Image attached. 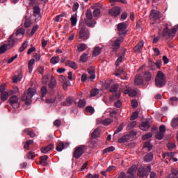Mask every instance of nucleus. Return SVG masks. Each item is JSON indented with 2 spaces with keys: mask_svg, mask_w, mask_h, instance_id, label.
Here are the masks:
<instances>
[{
  "mask_svg": "<svg viewBox=\"0 0 178 178\" xmlns=\"http://www.w3.org/2000/svg\"><path fill=\"white\" fill-rule=\"evenodd\" d=\"M155 84L159 88L165 87V84H166V76H165V74L162 72V71H159L157 72L155 78Z\"/></svg>",
  "mask_w": 178,
  "mask_h": 178,
  "instance_id": "1",
  "label": "nucleus"
},
{
  "mask_svg": "<svg viewBox=\"0 0 178 178\" xmlns=\"http://www.w3.org/2000/svg\"><path fill=\"white\" fill-rule=\"evenodd\" d=\"M109 91L113 94V96L111 97V100L119 99V98H120L122 92L120 91L118 83H114L111 85Z\"/></svg>",
  "mask_w": 178,
  "mask_h": 178,
  "instance_id": "2",
  "label": "nucleus"
},
{
  "mask_svg": "<svg viewBox=\"0 0 178 178\" xmlns=\"http://www.w3.org/2000/svg\"><path fill=\"white\" fill-rule=\"evenodd\" d=\"M90 29L86 27V26L83 25L80 26L79 31V38L81 40V41H87L88 38H90Z\"/></svg>",
  "mask_w": 178,
  "mask_h": 178,
  "instance_id": "3",
  "label": "nucleus"
},
{
  "mask_svg": "<svg viewBox=\"0 0 178 178\" xmlns=\"http://www.w3.org/2000/svg\"><path fill=\"white\" fill-rule=\"evenodd\" d=\"M34 89L29 88L27 92L25 93L21 98L22 101L25 102L26 105H30L31 104V98L34 97Z\"/></svg>",
  "mask_w": 178,
  "mask_h": 178,
  "instance_id": "4",
  "label": "nucleus"
},
{
  "mask_svg": "<svg viewBox=\"0 0 178 178\" xmlns=\"http://www.w3.org/2000/svg\"><path fill=\"white\" fill-rule=\"evenodd\" d=\"M177 31L176 30V28H172L170 31V29L166 27L163 31V37L167 39L172 38L173 37H175V35H176Z\"/></svg>",
  "mask_w": 178,
  "mask_h": 178,
  "instance_id": "5",
  "label": "nucleus"
},
{
  "mask_svg": "<svg viewBox=\"0 0 178 178\" xmlns=\"http://www.w3.org/2000/svg\"><path fill=\"white\" fill-rule=\"evenodd\" d=\"M118 35L120 37H123L127 34V24L126 22H121L118 24L117 26Z\"/></svg>",
  "mask_w": 178,
  "mask_h": 178,
  "instance_id": "6",
  "label": "nucleus"
},
{
  "mask_svg": "<svg viewBox=\"0 0 178 178\" xmlns=\"http://www.w3.org/2000/svg\"><path fill=\"white\" fill-rule=\"evenodd\" d=\"M149 172H151L150 165H148L145 168L144 167H140L138 171V176H139V177H144V176L148 177V173H149Z\"/></svg>",
  "mask_w": 178,
  "mask_h": 178,
  "instance_id": "7",
  "label": "nucleus"
},
{
  "mask_svg": "<svg viewBox=\"0 0 178 178\" xmlns=\"http://www.w3.org/2000/svg\"><path fill=\"white\" fill-rule=\"evenodd\" d=\"M26 33V30L24 28L18 29L15 33V40L18 42L19 41H22L23 38L24 37V34Z\"/></svg>",
  "mask_w": 178,
  "mask_h": 178,
  "instance_id": "8",
  "label": "nucleus"
},
{
  "mask_svg": "<svg viewBox=\"0 0 178 178\" xmlns=\"http://www.w3.org/2000/svg\"><path fill=\"white\" fill-rule=\"evenodd\" d=\"M15 44H17V42L16 41V39H15V33H13L8 38V43L5 44L7 46V47H8V49H10L15 47Z\"/></svg>",
  "mask_w": 178,
  "mask_h": 178,
  "instance_id": "9",
  "label": "nucleus"
},
{
  "mask_svg": "<svg viewBox=\"0 0 178 178\" xmlns=\"http://www.w3.org/2000/svg\"><path fill=\"white\" fill-rule=\"evenodd\" d=\"M165 131H166V127L165 125H161L159 127V131L156 134V138L157 140H163L165 137Z\"/></svg>",
  "mask_w": 178,
  "mask_h": 178,
  "instance_id": "10",
  "label": "nucleus"
},
{
  "mask_svg": "<svg viewBox=\"0 0 178 178\" xmlns=\"http://www.w3.org/2000/svg\"><path fill=\"white\" fill-rule=\"evenodd\" d=\"M131 136H137V132L131 131L129 135H124L120 138L118 139V143H127L129 140H130Z\"/></svg>",
  "mask_w": 178,
  "mask_h": 178,
  "instance_id": "11",
  "label": "nucleus"
},
{
  "mask_svg": "<svg viewBox=\"0 0 178 178\" xmlns=\"http://www.w3.org/2000/svg\"><path fill=\"white\" fill-rule=\"evenodd\" d=\"M83 154H84V147H78L75 149L73 156L76 159H79V158H80Z\"/></svg>",
  "mask_w": 178,
  "mask_h": 178,
  "instance_id": "12",
  "label": "nucleus"
},
{
  "mask_svg": "<svg viewBox=\"0 0 178 178\" xmlns=\"http://www.w3.org/2000/svg\"><path fill=\"white\" fill-rule=\"evenodd\" d=\"M9 101L10 104L11 105V106H13V108H14V109H17V108H19V98L17 97V96L14 95L11 97Z\"/></svg>",
  "mask_w": 178,
  "mask_h": 178,
  "instance_id": "13",
  "label": "nucleus"
},
{
  "mask_svg": "<svg viewBox=\"0 0 178 178\" xmlns=\"http://www.w3.org/2000/svg\"><path fill=\"white\" fill-rule=\"evenodd\" d=\"M70 145V144L67 142H66L65 143H64L63 142H59L57 144L56 149V151H58V152H62V151H63L65 148H67V147H69Z\"/></svg>",
  "mask_w": 178,
  "mask_h": 178,
  "instance_id": "14",
  "label": "nucleus"
},
{
  "mask_svg": "<svg viewBox=\"0 0 178 178\" xmlns=\"http://www.w3.org/2000/svg\"><path fill=\"white\" fill-rule=\"evenodd\" d=\"M120 7H113L111 10H109L108 13L113 17H116V16H119V15H120Z\"/></svg>",
  "mask_w": 178,
  "mask_h": 178,
  "instance_id": "15",
  "label": "nucleus"
},
{
  "mask_svg": "<svg viewBox=\"0 0 178 178\" xmlns=\"http://www.w3.org/2000/svg\"><path fill=\"white\" fill-rule=\"evenodd\" d=\"M5 88L1 86H0L1 99V101H6L9 97V92L4 91Z\"/></svg>",
  "mask_w": 178,
  "mask_h": 178,
  "instance_id": "16",
  "label": "nucleus"
},
{
  "mask_svg": "<svg viewBox=\"0 0 178 178\" xmlns=\"http://www.w3.org/2000/svg\"><path fill=\"white\" fill-rule=\"evenodd\" d=\"M137 170V167L136 165L131 166L129 168L127 172V178H134V173H136Z\"/></svg>",
  "mask_w": 178,
  "mask_h": 178,
  "instance_id": "17",
  "label": "nucleus"
},
{
  "mask_svg": "<svg viewBox=\"0 0 178 178\" xmlns=\"http://www.w3.org/2000/svg\"><path fill=\"white\" fill-rule=\"evenodd\" d=\"M134 83L136 86H143V84H144V79H143L141 75L138 74L135 77Z\"/></svg>",
  "mask_w": 178,
  "mask_h": 178,
  "instance_id": "18",
  "label": "nucleus"
},
{
  "mask_svg": "<svg viewBox=\"0 0 178 178\" xmlns=\"http://www.w3.org/2000/svg\"><path fill=\"white\" fill-rule=\"evenodd\" d=\"M123 40L124 38L122 36L116 39L113 44L114 49H119V48H120V44L123 42Z\"/></svg>",
  "mask_w": 178,
  "mask_h": 178,
  "instance_id": "19",
  "label": "nucleus"
},
{
  "mask_svg": "<svg viewBox=\"0 0 178 178\" xmlns=\"http://www.w3.org/2000/svg\"><path fill=\"white\" fill-rule=\"evenodd\" d=\"M113 122V120L111 118L105 119L104 120H97V124H104V126H109L111 123Z\"/></svg>",
  "mask_w": 178,
  "mask_h": 178,
  "instance_id": "20",
  "label": "nucleus"
},
{
  "mask_svg": "<svg viewBox=\"0 0 178 178\" xmlns=\"http://www.w3.org/2000/svg\"><path fill=\"white\" fill-rule=\"evenodd\" d=\"M85 24L88 27H95V24H97V22L92 19H84Z\"/></svg>",
  "mask_w": 178,
  "mask_h": 178,
  "instance_id": "21",
  "label": "nucleus"
},
{
  "mask_svg": "<svg viewBox=\"0 0 178 178\" xmlns=\"http://www.w3.org/2000/svg\"><path fill=\"white\" fill-rule=\"evenodd\" d=\"M151 16L154 20H159L161 19V13L156 10H152Z\"/></svg>",
  "mask_w": 178,
  "mask_h": 178,
  "instance_id": "22",
  "label": "nucleus"
},
{
  "mask_svg": "<svg viewBox=\"0 0 178 178\" xmlns=\"http://www.w3.org/2000/svg\"><path fill=\"white\" fill-rule=\"evenodd\" d=\"M143 47H144V42H139L134 48V52H141L143 51Z\"/></svg>",
  "mask_w": 178,
  "mask_h": 178,
  "instance_id": "23",
  "label": "nucleus"
},
{
  "mask_svg": "<svg viewBox=\"0 0 178 178\" xmlns=\"http://www.w3.org/2000/svg\"><path fill=\"white\" fill-rule=\"evenodd\" d=\"M52 148H54V144H49L46 147H42L41 152H42V154H48V152H49Z\"/></svg>",
  "mask_w": 178,
  "mask_h": 178,
  "instance_id": "24",
  "label": "nucleus"
},
{
  "mask_svg": "<svg viewBox=\"0 0 178 178\" xmlns=\"http://www.w3.org/2000/svg\"><path fill=\"white\" fill-rule=\"evenodd\" d=\"M73 102H74V99L72 97H68L66 98L65 102L63 103V105L64 106H70Z\"/></svg>",
  "mask_w": 178,
  "mask_h": 178,
  "instance_id": "25",
  "label": "nucleus"
},
{
  "mask_svg": "<svg viewBox=\"0 0 178 178\" xmlns=\"http://www.w3.org/2000/svg\"><path fill=\"white\" fill-rule=\"evenodd\" d=\"M49 87L51 88V90H54V88L56 87V79H55V77L54 76H51Z\"/></svg>",
  "mask_w": 178,
  "mask_h": 178,
  "instance_id": "26",
  "label": "nucleus"
},
{
  "mask_svg": "<svg viewBox=\"0 0 178 178\" xmlns=\"http://www.w3.org/2000/svg\"><path fill=\"white\" fill-rule=\"evenodd\" d=\"M140 130H143V131H147L148 129H149V122H143L139 126Z\"/></svg>",
  "mask_w": 178,
  "mask_h": 178,
  "instance_id": "27",
  "label": "nucleus"
},
{
  "mask_svg": "<svg viewBox=\"0 0 178 178\" xmlns=\"http://www.w3.org/2000/svg\"><path fill=\"white\" fill-rule=\"evenodd\" d=\"M101 134V130L97 128L95 129L93 132L91 134L92 138H98Z\"/></svg>",
  "mask_w": 178,
  "mask_h": 178,
  "instance_id": "28",
  "label": "nucleus"
},
{
  "mask_svg": "<svg viewBox=\"0 0 178 178\" xmlns=\"http://www.w3.org/2000/svg\"><path fill=\"white\" fill-rule=\"evenodd\" d=\"M169 104L170 105H172V106H175L177 105L178 104V97H172L169 99Z\"/></svg>",
  "mask_w": 178,
  "mask_h": 178,
  "instance_id": "29",
  "label": "nucleus"
},
{
  "mask_svg": "<svg viewBox=\"0 0 178 178\" xmlns=\"http://www.w3.org/2000/svg\"><path fill=\"white\" fill-rule=\"evenodd\" d=\"M31 24H33V23L31 22V19L27 18V17H26L24 22V27L26 29H29V27L31 26Z\"/></svg>",
  "mask_w": 178,
  "mask_h": 178,
  "instance_id": "30",
  "label": "nucleus"
},
{
  "mask_svg": "<svg viewBox=\"0 0 178 178\" xmlns=\"http://www.w3.org/2000/svg\"><path fill=\"white\" fill-rule=\"evenodd\" d=\"M87 105V102L86 99H79L77 104L78 108H83Z\"/></svg>",
  "mask_w": 178,
  "mask_h": 178,
  "instance_id": "31",
  "label": "nucleus"
},
{
  "mask_svg": "<svg viewBox=\"0 0 178 178\" xmlns=\"http://www.w3.org/2000/svg\"><path fill=\"white\" fill-rule=\"evenodd\" d=\"M33 16H40V13H41V9H40V6H36L33 8Z\"/></svg>",
  "mask_w": 178,
  "mask_h": 178,
  "instance_id": "32",
  "label": "nucleus"
},
{
  "mask_svg": "<svg viewBox=\"0 0 178 178\" xmlns=\"http://www.w3.org/2000/svg\"><path fill=\"white\" fill-rule=\"evenodd\" d=\"M178 170L172 169L171 173L169 175V178H178Z\"/></svg>",
  "mask_w": 178,
  "mask_h": 178,
  "instance_id": "33",
  "label": "nucleus"
},
{
  "mask_svg": "<svg viewBox=\"0 0 178 178\" xmlns=\"http://www.w3.org/2000/svg\"><path fill=\"white\" fill-rule=\"evenodd\" d=\"M143 149L145 151H151L152 149V145L149 142H146L143 145Z\"/></svg>",
  "mask_w": 178,
  "mask_h": 178,
  "instance_id": "34",
  "label": "nucleus"
},
{
  "mask_svg": "<svg viewBox=\"0 0 178 178\" xmlns=\"http://www.w3.org/2000/svg\"><path fill=\"white\" fill-rule=\"evenodd\" d=\"M143 77L145 81H151V72L148 71L145 72Z\"/></svg>",
  "mask_w": 178,
  "mask_h": 178,
  "instance_id": "35",
  "label": "nucleus"
},
{
  "mask_svg": "<svg viewBox=\"0 0 178 178\" xmlns=\"http://www.w3.org/2000/svg\"><path fill=\"white\" fill-rule=\"evenodd\" d=\"M35 63V60L34 58H32L31 60L29 61L28 67L29 69V73H31V72H33V65H34Z\"/></svg>",
  "mask_w": 178,
  "mask_h": 178,
  "instance_id": "36",
  "label": "nucleus"
},
{
  "mask_svg": "<svg viewBox=\"0 0 178 178\" xmlns=\"http://www.w3.org/2000/svg\"><path fill=\"white\" fill-rule=\"evenodd\" d=\"M153 159H154V154H152V153H149L144 158L145 162H151V161H152Z\"/></svg>",
  "mask_w": 178,
  "mask_h": 178,
  "instance_id": "37",
  "label": "nucleus"
},
{
  "mask_svg": "<svg viewBox=\"0 0 178 178\" xmlns=\"http://www.w3.org/2000/svg\"><path fill=\"white\" fill-rule=\"evenodd\" d=\"M67 66H70V67H72V69H74V70H76V69H77V64H76V63L73 62V61H70L68 60L66 63Z\"/></svg>",
  "mask_w": 178,
  "mask_h": 178,
  "instance_id": "38",
  "label": "nucleus"
},
{
  "mask_svg": "<svg viewBox=\"0 0 178 178\" xmlns=\"http://www.w3.org/2000/svg\"><path fill=\"white\" fill-rule=\"evenodd\" d=\"M102 51V50L100 49L99 47H96L93 50L92 56H98V55H99V54H101Z\"/></svg>",
  "mask_w": 178,
  "mask_h": 178,
  "instance_id": "39",
  "label": "nucleus"
},
{
  "mask_svg": "<svg viewBox=\"0 0 178 178\" xmlns=\"http://www.w3.org/2000/svg\"><path fill=\"white\" fill-rule=\"evenodd\" d=\"M167 160L165 161L166 163H169L170 161H172V159L173 156H175V153L174 152H167Z\"/></svg>",
  "mask_w": 178,
  "mask_h": 178,
  "instance_id": "40",
  "label": "nucleus"
},
{
  "mask_svg": "<svg viewBox=\"0 0 178 178\" xmlns=\"http://www.w3.org/2000/svg\"><path fill=\"white\" fill-rule=\"evenodd\" d=\"M59 56H54L50 60V63L52 65H56V63H59Z\"/></svg>",
  "mask_w": 178,
  "mask_h": 178,
  "instance_id": "41",
  "label": "nucleus"
},
{
  "mask_svg": "<svg viewBox=\"0 0 178 178\" xmlns=\"http://www.w3.org/2000/svg\"><path fill=\"white\" fill-rule=\"evenodd\" d=\"M87 49V45L84 43L80 44L78 46V51L79 52H83V51H86Z\"/></svg>",
  "mask_w": 178,
  "mask_h": 178,
  "instance_id": "42",
  "label": "nucleus"
},
{
  "mask_svg": "<svg viewBox=\"0 0 178 178\" xmlns=\"http://www.w3.org/2000/svg\"><path fill=\"white\" fill-rule=\"evenodd\" d=\"M99 94V90L97 88H93L90 90V97H97Z\"/></svg>",
  "mask_w": 178,
  "mask_h": 178,
  "instance_id": "43",
  "label": "nucleus"
},
{
  "mask_svg": "<svg viewBox=\"0 0 178 178\" xmlns=\"http://www.w3.org/2000/svg\"><path fill=\"white\" fill-rule=\"evenodd\" d=\"M24 133H28V134L30 136V137H31L32 138H33V137H35V133H34V131H30V129L27 128L25 129L24 130Z\"/></svg>",
  "mask_w": 178,
  "mask_h": 178,
  "instance_id": "44",
  "label": "nucleus"
},
{
  "mask_svg": "<svg viewBox=\"0 0 178 178\" xmlns=\"http://www.w3.org/2000/svg\"><path fill=\"white\" fill-rule=\"evenodd\" d=\"M70 21L72 26H76L77 24V17L76 15H72Z\"/></svg>",
  "mask_w": 178,
  "mask_h": 178,
  "instance_id": "45",
  "label": "nucleus"
},
{
  "mask_svg": "<svg viewBox=\"0 0 178 178\" xmlns=\"http://www.w3.org/2000/svg\"><path fill=\"white\" fill-rule=\"evenodd\" d=\"M7 49H9L6 44H3V45L0 46V54H5Z\"/></svg>",
  "mask_w": 178,
  "mask_h": 178,
  "instance_id": "46",
  "label": "nucleus"
},
{
  "mask_svg": "<svg viewBox=\"0 0 178 178\" xmlns=\"http://www.w3.org/2000/svg\"><path fill=\"white\" fill-rule=\"evenodd\" d=\"M99 15H101V10L99 9V8H95L93 10L94 17H99Z\"/></svg>",
  "mask_w": 178,
  "mask_h": 178,
  "instance_id": "47",
  "label": "nucleus"
},
{
  "mask_svg": "<svg viewBox=\"0 0 178 178\" xmlns=\"http://www.w3.org/2000/svg\"><path fill=\"white\" fill-rule=\"evenodd\" d=\"M86 17L85 19H92V13L91 12V10L88 9L86 13Z\"/></svg>",
  "mask_w": 178,
  "mask_h": 178,
  "instance_id": "48",
  "label": "nucleus"
},
{
  "mask_svg": "<svg viewBox=\"0 0 178 178\" xmlns=\"http://www.w3.org/2000/svg\"><path fill=\"white\" fill-rule=\"evenodd\" d=\"M88 59V55L86 53L82 54L80 57V60L83 62V63H86V61Z\"/></svg>",
  "mask_w": 178,
  "mask_h": 178,
  "instance_id": "49",
  "label": "nucleus"
},
{
  "mask_svg": "<svg viewBox=\"0 0 178 178\" xmlns=\"http://www.w3.org/2000/svg\"><path fill=\"white\" fill-rule=\"evenodd\" d=\"M54 126H55V127H60V126L62 125V121H60V120L57 119L56 120H54V122H53Z\"/></svg>",
  "mask_w": 178,
  "mask_h": 178,
  "instance_id": "50",
  "label": "nucleus"
},
{
  "mask_svg": "<svg viewBox=\"0 0 178 178\" xmlns=\"http://www.w3.org/2000/svg\"><path fill=\"white\" fill-rule=\"evenodd\" d=\"M113 151H115V147L113 146H111L109 147L104 149L103 153L106 154L108 152H113Z\"/></svg>",
  "mask_w": 178,
  "mask_h": 178,
  "instance_id": "51",
  "label": "nucleus"
},
{
  "mask_svg": "<svg viewBox=\"0 0 178 178\" xmlns=\"http://www.w3.org/2000/svg\"><path fill=\"white\" fill-rule=\"evenodd\" d=\"M137 124V122L136 121L132 122L131 123L129 124L127 126L128 130H131V129H134Z\"/></svg>",
  "mask_w": 178,
  "mask_h": 178,
  "instance_id": "52",
  "label": "nucleus"
},
{
  "mask_svg": "<svg viewBox=\"0 0 178 178\" xmlns=\"http://www.w3.org/2000/svg\"><path fill=\"white\" fill-rule=\"evenodd\" d=\"M48 92V90H47V87L43 86L41 88V94H42V98H44V97H45V95H47Z\"/></svg>",
  "mask_w": 178,
  "mask_h": 178,
  "instance_id": "53",
  "label": "nucleus"
},
{
  "mask_svg": "<svg viewBox=\"0 0 178 178\" xmlns=\"http://www.w3.org/2000/svg\"><path fill=\"white\" fill-rule=\"evenodd\" d=\"M28 159H31L32 161H34V158L35 157V153L33 151H31L28 154Z\"/></svg>",
  "mask_w": 178,
  "mask_h": 178,
  "instance_id": "54",
  "label": "nucleus"
},
{
  "mask_svg": "<svg viewBox=\"0 0 178 178\" xmlns=\"http://www.w3.org/2000/svg\"><path fill=\"white\" fill-rule=\"evenodd\" d=\"M152 133L149 132L145 135L143 136V140H149V138H151L152 137Z\"/></svg>",
  "mask_w": 178,
  "mask_h": 178,
  "instance_id": "55",
  "label": "nucleus"
},
{
  "mask_svg": "<svg viewBox=\"0 0 178 178\" xmlns=\"http://www.w3.org/2000/svg\"><path fill=\"white\" fill-rule=\"evenodd\" d=\"M171 124H172V127H177V126H178V118H174L172 120Z\"/></svg>",
  "mask_w": 178,
  "mask_h": 178,
  "instance_id": "56",
  "label": "nucleus"
},
{
  "mask_svg": "<svg viewBox=\"0 0 178 178\" xmlns=\"http://www.w3.org/2000/svg\"><path fill=\"white\" fill-rule=\"evenodd\" d=\"M38 25H35L33 26L32 30L31 31V35L33 36L34 35V34H35V31H37V30H38Z\"/></svg>",
  "mask_w": 178,
  "mask_h": 178,
  "instance_id": "57",
  "label": "nucleus"
},
{
  "mask_svg": "<svg viewBox=\"0 0 178 178\" xmlns=\"http://www.w3.org/2000/svg\"><path fill=\"white\" fill-rule=\"evenodd\" d=\"M123 124H121L118 129L115 130V133H114V136L115 134H119V133H120V131H122V130H123Z\"/></svg>",
  "mask_w": 178,
  "mask_h": 178,
  "instance_id": "58",
  "label": "nucleus"
},
{
  "mask_svg": "<svg viewBox=\"0 0 178 178\" xmlns=\"http://www.w3.org/2000/svg\"><path fill=\"white\" fill-rule=\"evenodd\" d=\"M122 74H123V69L122 68H120L115 71V76H117V77L122 76Z\"/></svg>",
  "mask_w": 178,
  "mask_h": 178,
  "instance_id": "59",
  "label": "nucleus"
},
{
  "mask_svg": "<svg viewBox=\"0 0 178 178\" xmlns=\"http://www.w3.org/2000/svg\"><path fill=\"white\" fill-rule=\"evenodd\" d=\"M58 79L60 80V81H61V83H66V81H67V79L66 78V76H63V75H60L58 76Z\"/></svg>",
  "mask_w": 178,
  "mask_h": 178,
  "instance_id": "60",
  "label": "nucleus"
},
{
  "mask_svg": "<svg viewBox=\"0 0 178 178\" xmlns=\"http://www.w3.org/2000/svg\"><path fill=\"white\" fill-rule=\"evenodd\" d=\"M167 147H168V149H170V151H172L173 149V148L176 147V144L169 143H168Z\"/></svg>",
  "mask_w": 178,
  "mask_h": 178,
  "instance_id": "61",
  "label": "nucleus"
},
{
  "mask_svg": "<svg viewBox=\"0 0 178 178\" xmlns=\"http://www.w3.org/2000/svg\"><path fill=\"white\" fill-rule=\"evenodd\" d=\"M138 118V112H134L131 115V120H136Z\"/></svg>",
  "mask_w": 178,
  "mask_h": 178,
  "instance_id": "62",
  "label": "nucleus"
},
{
  "mask_svg": "<svg viewBox=\"0 0 178 178\" xmlns=\"http://www.w3.org/2000/svg\"><path fill=\"white\" fill-rule=\"evenodd\" d=\"M87 178H99V175H97V174H91L89 173L86 175Z\"/></svg>",
  "mask_w": 178,
  "mask_h": 178,
  "instance_id": "63",
  "label": "nucleus"
},
{
  "mask_svg": "<svg viewBox=\"0 0 178 178\" xmlns=\"http://www.w3.org/2000/svg\"><path fill=\"white\" fill-rule=\"evenodd\" d=\"M86 112H94L95 111L92 106H88L85 108Z\"/></svg>",
  "mask_w": 178,
  "mask_h": 178,
  "instance_id": "64",
  "label": "nucleus"
}]
</instances>
